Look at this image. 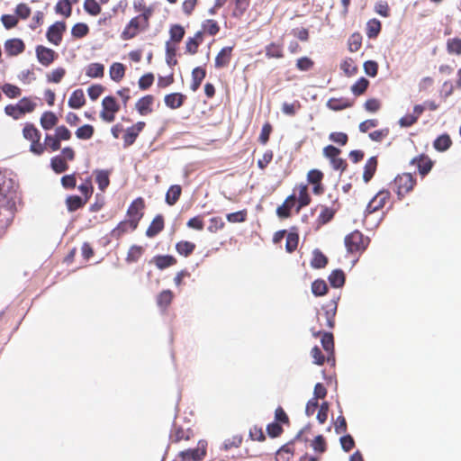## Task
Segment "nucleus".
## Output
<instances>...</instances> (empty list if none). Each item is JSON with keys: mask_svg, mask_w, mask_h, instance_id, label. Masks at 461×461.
<instances>
[{"mask_svg": "<svg viewBox=\"0 0 461 461\" xmlns=\"http://www.w3.org/2000/svg\"><path fill=\"white\" fill-rule=\"evenodd\" d=\"M143 252H144V249L141 246L132 245L131 247H130V249L127 252V256L125 258L126 262L127 263L137 262L142 256Z\"/></svg>", "mask_w": 461, "mask_h": 461, "instance_id": "603ef678", "label": "nucleus"}, {"mask_svg": "<svg viewBox=\"0 0 461 461\" xmlns=\"http://www.w3.org/2000/svg\"><path fill=\"white\" fill-rule=\"evenodd\" d=\"M4 48L8 57H15L22 54L25 50V43L22 39H8L4 43Z\"/></svg>", "mask_w": 461, "mask_h": 461, "instance_id": "4468645a", "label": "nucleus"}, {"mask_svg": "<svg viewBox=\"0 0 461 461\" xmlns=\"http://www.w3.org/2000/svg\"><path fill=\"white\" fill-rule=\"evenodd\" d=\"M146 123L144 122H138L134 125L126 129L125 133L122 137L123 139V146L129 147L132 145L139 134L143 131Z\"/></svg>", "mask_w": 461, "mask_h": 461, "instance_id": "2eb2a0df", "label": "nucleus"}, {"mask_svg": "<svg viewBox=\"0 0 461 461\" xmlns=\"http://www.w3.org/2000/svg\"><path fill=\"white\" fill-rule=\"evenodd\" d=\"M154 100L155 98L151 95H147L140 98L135 104L136 110L142 116L151 113L153 112L152 105Z\"/></svg>", "mask_w": 461, "mask_h": 461, "instance_id": "aec40b11", "label": "nucleus"}, {"mask_svg": "<svg viewBox=\"0 0 461 461\" xmlns=\"http://www.w3.org/2000/svg\"><path fill=\"white\" fill-rule=\"evenodd\" d=\"M145 201L142 197L134 199L127 209V221L132 223L135 227L139 226L140 220L144 215Z\"/></svg>", "mask_w": 461, "mask_h": 461, "instance_id": "6e6552de", "label": "nucleus"}, {"mask_svg": "<svg viewBox=\"0 0 461 461\" xmlns=\"http://www.w3.org/2000/svg\"><path fill=\"white\" fill-rule=\"evenodd\" d=\"M35 54L38 62L43 67H50L59 57L55 50L43 45L36 46Z\"/></svg>", "mask_w": 461, "mask_h": 461, "instance_id": "f8f14e48", "label": "nucleus"}, {"mask_svg": "<svg viewBox=\"0 0 461 461\" xmlns=\"http://www.w3.org/2000/svg\"><path fill=\"white\" fill-rule=\"evenodd\" d=\"M375 12L382 17L387 18L391 15L390 6L385 0L377 1L374 6Z\"/></svg>", "mask_w": 461, "mask_h": 461, "instance_id": "69168bd1", "label": "nucleus"}, {"mask_svg": "<svg viewBox=\"0 0 461 461\" xmlns=\"http://www.w3.org/2000/svg\"><path fill=\"white\" fill-rule=\"evenodd\" d=\"M173 298L174 294L171 290H163L157 297V304L159 308L165 310L170 305Z\"/></svg>", "mask_w": 461, "mask_h": 461, "instance_id": "c03bdc74", "label": "nucleus"}, {"mask_svg": "<svg viewBox=\"0 0 461 461\" xmlns=\"http://www.w3.org/2000/svg\"><path fill=\"white\" fill-rule=\"evenodd\" d=\"M165 227L164 217L161 214H158L150 222L149 226L146 230V236L153 238L163 230Z\"/></svg>", "mask_w": 461, "mask_h": 461, "instance_id": "a878e982", "label": "nucleus"}, {"mask_svg": "<svg viewBox=\"0 0 461 461\" xmlns=\"http://www.w3.org/2000/svg\"><path fill=\"white\" fill-rule=\"evenodd\" d=\"M86 75L91 78H100L104 75V66L101 63H90L86 67Z\"/></svg>", "mask_w": 461, "mask_h": 461, "instance_id": "58836bf2", "label": "nucleus"}, {"mask_svg": "<svg viewBox=\"0 0 461 461\" xmlns=\"http://www.w3.org/2000/svg\"><path fill=\"white\" fill-rule=\"evenodd\" d=\"M299 235L297 232H289L286 236L285 249L288 253L294 252L298 246Z\"/></svg>", "mask_w": 461, "mask_h": 461, "instance_id": "338daca9", "label": "nucleus"}, {"mask_svg": "<svg viewBox=\"0 0 461 461\" xmlns=\"http://www.w3.org/2000/svg\"><path fill=\"white\" fill-rule=\"evenodd\" d=\"M381 29V22L375 18H373L366 23V33L369 39H375L380 33Z\"/></svg>", "mask_w": 461, "mask_h": 461, "instance_id": "79ce46f5", "label": "nucleus"}, {"mask_svg": "<svg viewBox=\"0 0 461 461\" xmlns=\"http://www.w3.org/2000/svg\"><path fill=\"white\" fill-rule=\"evenodd\" d=\"M416 179L411 173L398 175L391 184L392 190L397 194L399 200L413 190Z\"/></svg>", "mask_w": 461, "mask_h": 461, "instance_id": "7ed1b4c3", "label": "nucleus"}, {"mask_svg": "<svg viewBox=\"0 0 461 461\" xmlns=\"http://www.w3.org/2000/svg\"><path fill=\"white\" fill-rule=\"evenodd\" d=\"M411 163L417 166L419 173L422 176H426L433 167V161L424 154L413 158Z\"/></svg>", "mask_w": 461, "mask_h": 461, "instance_id": "f3484780", "label": "nucleus"}, {"mask_svg": "<svg viewBox=\"0 0 461 461\" xmlns=\"http://www.w3.org/2000/svg\"><path fill=\"white\" fill-rule=\"evenodd\" d=\"M75 133L79 140H89L95 133V128L90 124H85L77 128Z\"/></svg>", "mask_w": 461, "mask_h": 461, "instance_id": "13d9d810", "label": "nucleus"}, {"mask_svg": "<svg viewBox=\"0 0 461 461\" xmlns=\"http://www.w3.org/2000/svg\"><path fill=\"white\" fill-rule=\"evenodd\" d=\"M87 202L88 201L86 199L78 195H70L66 199L67 208L69 212H75L84 207Z\"/></svg>", "mask_w": 461, "mask_h": 461, "instance_id": "ea45409f", "label": "nucleus"}, {"mask_svg": "<svg viewBox=\"0 0 461 461\" xmlns=\"http://www.w3.org/2000/svg\"><path fill=\"white\" fill-rule=\"evenodd\" d=\"M185 28L180 24H173L169 28V37L171 43L176 45L177 43L181 42L182 40L185 37Z\"/></svg>", "mask_w": 461, "mask_h": 461, "instance_id": "c9c22d12", "label": "nucleus"}, {"mask_svg": "<svg viewBox=\"0 0 461 461\" xmlns=\"http://www.w3.org/2000/svg\"><path fill=\"white\" fill-rule=\"evenodd\" d=\"M17 104L23 115L32 113L37 106V104L31 97H23Z\"/></svg>", "mask_w": 461, "mask_h": 461, "instance_id": "09e8293b", "label": "nucleus"}, {"mask_svg": "<svg viewBox=\"0 0 461 461\" xmlns=\"http://www.w3.org/2000/svg\"><path fill=\"white\" fill-rule=\"evenodd\" d=\"M196 246L194 243L187 240H180L176 244V252L185 258L191 256Z\"/></svg>", "mask_w": 461, "mask_h": 461, "instance_id": "f704fd0d", "label": "nucleus"}, {"mask_svg": "<svg viewBox=\"0 0 461 461\" xmlns=\"http://www.w3.org/2000/svg\"><path fill=\"white\" fill-rule=\"evenodd\" d=\"M390 197V191L386 189L380 190L367 203L365 210V213L372 214L377 211L382 210L389 202Z\"/></svg>", "mask_w": 461, "mask_h": 461, "instance_id": "1a4fd4ad", "label": "nucleus"}, {"mask_svg": "<svg viewBox=\"0 0 461 461\" xmlns=\"http://www.w3.org/2000/svg\"><path fill=\"white\" fill-rule=\"evenodd\" d=\"M55 11L58 14L69 17L72 13L71 1L70 0H59L56 6Z\"/></svg>", "mask_w": 461, "mask_h": 461, "instance_id": "052dcab7", "label": "nucleus"}, {"mask_svg": "<svg viewBox=\"0 0 461 461\" xmlns=\"http://www.w3.org/2000/svg\"><path fill=\"white\" fill-rule=\"evenodd\" d=\"M266 56L268 59H281L284 57L283 45L276 42H271L266 47Z\"/></svg>", "mask_w": 461, "mask_h": 461, "instance_id": "37998d69", "label": "nucleus"}, {"mask_svg": "<svg viewBox=\"0 0 461 461\" xmlns=\"http://www.w3.org/2000/svg\"><path fill=\"white\" fill-rule=\"evenodd\" d=\"M348 50L350 52H357L362 46V36L359 32H354L348 38Z\"/></svg>", "mask_w": 461, "mask_h": 461, "instance_id": "e2e57ef3", "label": "nucleus"}, {"mask_svg": "<svg viewBox=\"0 0 461 461\" xmlns=\"http://www.w3.org/2000/svg\"><path fill=\"white\" fill-rule=\"evenodd\" d=\"M378 160L377 157L374 156L369 158L364 167L363 180L365 183H368L375 176L377 169Z\"/></svg>", "mask_w": 461, "mask_h": 461, "instance_id": "bb28decb", "label": "nucleus"}, {"mask_svg": "<svg viewBox=\"0 0 461 461\" xmlns=\"http://www.w3.org/2000/svg\"><path fill=\"white\" fill-rule=\"evenodd\" d=\"M86 104V97L84 91L80 88L72 92L68 99V106L73 109H79Z\"/></svg>", "mask_w": 461, "mask_h": 461, "instance_id": "7c9ffc66", "label": "nucleus"}, {"mask_svg": "<svg viewBox=\"0 0 461 461\" xmlns=\"http://www.w3.org/2000/svg\"><path fill=\"white\" fill-rule=\"evenodd\" d=\"M138 227H135L127 220L120 221L115 228H113L110 235L113 239L119 240L124 234L134 231Z\"/></svg>", "mask_w": 461, "mask_h": 461, "instance_id": "412c9836", "label": "nucleus"}, {"mask_svg": "<svg viewBox=\"0 0 461 461\" xmlns=\"http://www.w3.org/2000/svg\"><path fill=\"white\" fill-rule=\"evenodd\" d=\"M181 194H182V187L180 185H171L166 194V197H165L166 203L170 206L175 205L177 203V201L179 200Z\"/></svg>", "mask_w": 461, "mask_h": 461, "instance_id": "72a5a7b5", "label": "nucleus"}, {"mask_svg": "<svg viewBox=\"0 0 461 461\" xmlns=\"http://www.w3.org/2000/svg\"><path fill=\"white\" fill-rule=\"evenodd\" d=\"M296 203V196L294 194L289 195L285 202L277 207L276 214L279 218H288L291 216V210Z\"/></svg>", "mask_w": 461, "mask_h": 461, "instance_id": "b1692460", "label": "nucleus"}, {"mask_svg": "<svg viewBox=\"0 0 461 461\" xmlns=\"http://www.w3.org/2000/svg\"><path fill=\"white\" fill-rule=\"evenodd\" d=\"M233 47H224L216 55L214 59V66L216 68H222L227 67L232 57Z\"/></svg>", "mask_w": 461, "mask_h": 461, "instance_id": "4be33fe9", "label": "nucleus"}, {"mask_svg": "<svg viewBox=\"0 0 461 461\" xmlns=\"http://www.w3.org/2000/svg\"><path fill=\"white\" fill-rule=\"evenodd\" d=\"M23 137L30 141V151L41 156L45 152V145L41 142V133L32 122H25L22 131Z\"/></svg>", "mask_w": 461, "mask_h": 461, "instance_id": "f257e3e1", "label": "nucleus"}, {"mask_svg": "<svg viewBox=\"0 0 461 461\" xmlns=\"http://www.w3.org/2000/svg\"><path fill=\"white\" fill-rule=\"evenodd\" d=\"M324 174L319 169H311L307 173V181L312 185V193L316 195H321L324 193L325 188L322 184Z\"/></svg>", "mask_w": 461, "mask_h": 461, "instance_id": "ddd939ff", "label": "nucleus"}, {"mask_svg": "<svg viewBox=\"0 0 461 461\" xmlns=\"http://www.w3.org/2000/svg\"><path fill=\"white\" fill-rule=\"evenodd\" d=\"M95 181L99 189L104 191L110 185L109 172L106 170H96Z\"/></svg>", "mask_w": 461, "mask_h": 461, "instance_id": "864d4df0", "label": "nucleus"}, {"mask_svg": "<svg viewBox=\"0 0 461 461\" xmlns=\"http://www.w3.org/2000/svg\"><path fill=\"white\" fill-rule=\"evenodd\" d=\"M323 155L330 160V163L334 170L344 172L348 167L346 159L339 157L341 150L335 146L328 145L323 150Z\"/></svg>", "mask_w": 461, "mask_h": 461, "instance_id": "0eeeda50", "label": "nucleus"}, {"mask_svg": "<svg viewBox=\"0 0 461 461\" xmlns=\"http://www.w3.org/2000/svg\"><path fill=\"white\" fill-rule=\"evenodd\" d=\"M320 209L321 212L316 219V223L318 226H322L330 222L334 218L336 210L326 205H320Z\"/></svg>", "mask_w": 461, "mask_h": 461, "instance_id": "c756f323", "label": "nucleus"}, {"mask_svg": "<svg viewBox=\"0 0 461 461\" xmlns=\"http://www.w3.org/2000/svg\"><path fill=\"white\" fill-rule=\"evenodd\" d=\"M15 202L11 194L0 199V230L7 229L13 221Z\"/></svg>", "mask_w": 461, "mask_h": 461, "instance_id": "20e7f679", "label": "nucleus"}, {"mask_svg": "<svg viewBox=\"0 0 461 461\" xmlns=\"http://www.w3.org/2000/svg\"><path fill=\"white\" fill-rule=\"evenodd\" d=\"M57 115L50 111L44 112L41 116V125L44 130H50L58 123Z\"/></svg>", "mask_w": 461, "mask_h": 461, "instance_id": "e433bc0d", "label": "nucleus"}, {"mask_svg": "<svg viewBox=\"0 0 461 461\" xmlns=\"http://www.w3.org/2000/svg\"><path fill=\"white\" fill-rule=\"evenodd\" d=\"M176 46L170 41L166 42V61L168 66L172 67L176 65L177 60L176 59Z\"/></svg>", "mask_w": 461, "mask_h": 461, "instance_id": "4d7b16f0", "label": "nucleus"}, {"mask_svg": "<svg viewBox=\"0 0 461 461\" xmlns=\"http://www.w3.org/2000/svg\"><path fill=\"white\" fill-rule=\"evenodd\" d=\"M109 75L112 80L120 82L125 76V66L120 62H114L111 65Z\"/></svg>", "mask_w": 461, "mask_h": 461, "instance_id": "4c0bfd02", "label": "nucleus"}, {"mask_svg": "<svg viewBox=\"0 0 461 461\" xmlns=\"http://www.w3.org/2000/svg\"><path fill=\"white\" fill-rule=\"evenodd\" d=\"M1 90L10 99L17 98L22 95L21 88L10 83L4 84L1 86Z\"/></svg>", "mask_w": 461, "mask_h": 461, "instance_id": "5fc2aeb1", "label": "nucleus"}, {"mask_svg": "<svg viewBox=\"0 0 461 461\" xmlns=\"http://www.w3.org/2000/svg\"><path fill=\"white\" fill-rule=\"evenodd\" d=\"M205 77L206 71L203 68H194L192 71V82L190 85L191 90L194 92L197 91Z\"/></svg>", "mask_w": 461, "mask_h": 461, "instance_id": "2f4dec72", "label": "nucleus"}, {"mask_svg": "<svg viewBox=\"0 0 461 461\" xmlns=\"http://www.w3.org/2000/svg\"><path fill=\"white\" fill-rule=\"evenodd\" d=\"M66 29L67 25L65 22H56L51 24L46 32L48 41L55 46L60 45Z\"/></svg>", "mask_w": 461, "mask_h": 461, "instance_id": "9b49d317", "label": "nucleus"}, {"mask_svg": "<svg viewBox=\"0 0 461 461\" xmlns=\"http://www.w3.org/2000/svg\"><path fill=\"white\" fill-rule=\"evenodd\" d=\"M447 50L449 54L461 55V39H448L447 41Z\"/></svg>", "mask_w": 461, "mask_h": 461, "instance_id": "774afa93", "label": "nucleus"}, {"mask_svg": "<svg viewBox=\"0 0 461 461\" xmlns=\"http://www.w3.org/2000/svg\"><path fill=\"white\" fill-rule=\"evenodd\" d=\"M203 41V32H197L194 37L187 39L185 42V51L191 55H194L198 52V48Z\"/></svg>", "mask_w": 461, "mask_h": 461, "instance_id": "cd10ccee", "label": "nucleus"}, {"mask_svg": "<svg viewBox=\"0 0 461 461\" xmlns=\"http://www.w3.org/2000/svg\"><path fill=\"white\" fill-rule=\"evenodd\" d=\"M185 99L186 96L181 93H171L165 95L164 102L168 108L177 109L184 104Z\"/></svg>", "mask_w": 461, "mask_h": 461, "instance_id": "393cba45", "label": "nucleus"}, {"mask_svg": "<svg viewBox=\"0 0 461 461\" xmlns=\"http://www.w3.org/2000/svg\"><path fill=\"white\" fill-rule=\"evenodd\" d=\"M313 337L321 336V342L323 349L327 353V360L334 359V337L331 332H322L321 330L312 329Z\"/></svg>", "mask_w": 461, "mask_h": 461, "instance_id": "9d476101", "label": "nucleus"}, {"mask_svg": "<svg viewBox=\"0 0 461 461\" xmlns=\"http://www.w3.org/2000/svg\"><path fill=\"white\" fill-rule=\"evenodd\" d=\"M312 292L315 296H322L327 294L328 286L324 280L317 279L312 284Z\"/></svg>", "mask_w": 461, "mask_h": 461, "instance_id": "0e129e2a", "label": "nucleus"}, {"mask_svg": "<svg viewBox=\"0 0 461 461\" xmlns=\"http://www.w3.org/2000/svg\"><path fill=\"white\" fill-rule=\"evenodd\" d=\"M369 81L366 77H360L355 84L351 86V92L355 96L362 95L368 88Z\"/></svg>", "mask_w": 461, "mask_h": 461, "instance_id": "3c124183", "label": "nucleus"}, {"mask_svg": "<svg viewBox=\"0 0 461 461\" xmlns=\"http://www.w3.org/2000/svg\"><path fill=\"white\" fill-rule=\"evenodd\" d=\"M345 246L350 253H361L369 244V239L364 237L359 230H354L345 237Z\"/></svg>", "mask_w": 461, "mask_h": 461, "instance_id": "39448f33", "label": "nucleus"}, {"mask_svg": "<svg viewBox=\"0 0 461 461\" xmlns=\"http://www.w3.org/2000/svg\"><path fill=\"white\" fill-rule=\"evenodd\" d=\"M152 262L158 269L163 270L169 267L175 266L177 260L171 255H158L152 258Z\"/></svg>", "mask_w": 461, "mask_h": 461, "instance_id": "c85d7f7f", "label": "nucleus"}, {"mask_svg": "<svg viewBox=\"0 0 461 461\" xmlns=\"http://www.w3.org/2000/svg\"><path fill=\"white\" fill-rule=\"evenodd\" d=\"M354 101L347 97H332L330 98L326 104L327 107L332 111H341L352 107Z\"/></svg>", "mask_w": 461, "mask_h": 461, "instance_id": "5701e85b", "label": "nucleus"}, {"mask_svg": "<svg viewBox=\"0 0 461 461\" xmlns=\"http://www.w3.org/2000/svg\"><path fill=\"white\" fill-rule=\"evenodd\" d=\"M50 166L57 174H61L68 169V162L59 155L51 158Z\"/></svg>", "mask_w": 461, "mask_h": 461, "instance_id": "a18cd8bd", "label": "nucleus"}, {"mask_svg": "<svg viewBox=\"0 0 461 461\" xmlns=\"http://www.w3.org/2000/svg\"><path fill=\"white\" fill-rule=\"evenodd\" d=\"M89 33V27L84 23H76L71 29V34L76 39H81Z\"/></svg>", "mask_w": 461, "mask_h": 461, "instance_id": "680f3d73", "label": "nucleus"}, {"mask_svg": "<svg viewBox=\"0 0 461 461\" xmlns=\"http://www.w3.org/2000/svg\"><path fill=\"white\" fill-rule=\"evenodd\" d=\"M149 18H146L140 15L132 17L122 32L121 38L123 41L133 39L140 32H144L149 28Z\"/></svg>", "mask_w": 461, "mask_h": 461, "instance_id": "f03ea898", "label": "nucleus"}, {"mask_svg": "<svg viewBox=\"0 0 461 461\" xmlns=\"http://www.w3.org/2000/svg\"><path fill=\"white\" fill-rule=\"evenodd\" d=\"M205 455V444L200 441L196 448L184 450L180 452L179 456L182 457L183 460L201 461Z\"/></svg>", "mask_w": 461, "mask_h": 461, "instance_id": "dca6fc26", "label": "nucleus"}, {"mask_svg": "<svg viewBox=\"0 0 461 461\" xmlns=\"http://www.w3.org/2000/svg\"><path fill=\"white\" fill-rule=\"evenodd\" d=\"M121 106L113 95H107L102 100V110L100 112V118L108 123L115 120L116 113L120 111Z\"/></svg>", "mask_w": 461, "mask_h": 461, "instance_id": "423d86ee", "label": "nucleus"}, {"mask_svg": "<svg viewBox=\"0 0 461 461\" xmlns=\"http://www.w3.org/2000/svg\"><path fill=\"white\" fill-rule=\"evenodd\" d=\"M328 280L332 287L340 288L345 284L346 276L341 269H335L330 273Z\"/></svg>", "mask_w": 461, "mask_h": 461, "instance_id": "a19ab883", "label": "nucleus"}, {"mask_svg": "<svg viewBox=\"0 0 461 461\" xmlns=\"http://www.w3.org/2000/svg\"><path fill=\"white\" fill-rule=\"evenodd\" d=\"M132 6L135 12L140 13V16L150 19L154 14L153 6L147 5L145 0H134Z\"/></svg>", "mask_w": 461, "mask_h": 461, "instance_id": "473e14b6", "label": "nucleus"}, {"mask_svg": "<svg viewBox=\"0 0 461 461\" xmlns=\"http://www.w3.org/2000/svg\"><path fill=\"white\" fill-rule=\"evenodd\" d=\"M452 145V140L447 134H442L438 136L433 143V147L438 151H446Z\"/></svg>", "mask_w": 461, "mask_h": 461, "instance_id": "49530a36", "label": "nucleus"}, {"mask_svg": "<svg viewBox=\"0 0 461 461\" xmlns=\"http://www.w3.org/2000/svg\"><path fill=\"white\" fill-rule=\"evenodd\" d=\"M337 306L335 305L333 308L327 309L323 313H320L318 316V321L320 323L321 329L328 328L333 329L335 325V315H336Z\"/></svg>", "mask_w": 461, "mask_h": 461, "instance_id": "a211bd4d", "label": "nucleus"}, {"mask_svg": "<svg viewBox=\"0 0 461 461\" xmlns=\"http://www.w3.org/2000/svg\"><path fill=\"white\" fill-rule=\"evenodd\" d=\"M294 190L298 191V198H297V208L296 212H298L302 208L309 205L312 202L311 195L308 192V186L306 184L301 183L297 185Z\"/></svg>", "mask_w": 461, "mask_h": 461, "instance_id": "6ab92c4d", "label": "nucleus"}, {"mask_svg": "<svg viewBox=\"0 0 461 461\" xmlns=\"http://www.w3.org/2000/svg\"><path fill=\"white\" fill-rule=\"evenodd\" d=\"M171 441L178 443L181 440H188L190 438V433L188 430H185L181 427L175 426L170 435Z\"/></svg>", "mask_w": 461, "mask_h": 461, "instance_id": "6e6d98bb", "label": "nucleus"}, {"mask_svg": "<svg viewBox=\"0 0 461 461\" xmlns=\"http://www.w3.org/2000/svg\"><path fill=\"white\" fill-rule=\"evenodd\" d=\"M77 188L80 191V193L83 194V196H84L83 198H85V199H86L88 201L90 199V197L92 196L93 192H94V187H93L91 177L86 178L83 181V183H81L78 185Z\"/></svg>", "mask_w": 461, "mask_h": 461, "instance_id": "bf43d9fd", "label": "nucleus"}, {"mask_svg": "<svg viewBox=\"0 0 461 461\" xmlns=\"http://www.w3.org/2000/svg\"><path fill=\"white\" fill-rule=\"evenodd\" d=\"M328 264V258L319 249H315L312 253L311 266L313 268H322Z\"/></svg>", "mask_w": 461, "mask_h": 461, "instance_id": "de8ad7c7", "label": "nucleus"}, {"mask_svg": "<svg viewBox=\"0 0 461 461\" xmlns=\"http://www.w3.org/2000/svg\"><path fill=\"white\" fill-rule=\"evenodd\" d=\"M202 29L203 31L201 32H203V34L207 33L210 36H214L220 32V26L217 21L213 19L205 20L202 24Z\"/></svg>", "mask_w": 461, "mask_h": 461, "instance_id": "8fccbe9b", "label": "nucleus"}]
</instances>
